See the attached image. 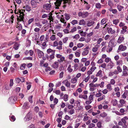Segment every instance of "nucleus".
Instances as JSON below:
<instances>
[{"mask_svg":"<svg viewBox=\"0 0 128 128\" xmlns=\"http://www.w3.org/2000/svg\"><path fill=\"white\" fill-rule=\"evenodd\" d=\"M128 75V74L127 72L125 71L124 70L122 72V75L123 76H127Z\"/></svg>","mask_w":128,"mask_h":128,"instance_id":"45","label":"nucleus"},{"mask_svg":"<svg viewBox=\"0 0 128 128\" xmlns=\"http://www.w3.org/2000/svg\"><path fill=\"white\" fill-rule=\"evenodd\" d=\"M26 31L24 29H23L21 31V33H22V36H24V34L26 33Z\"/></svg>","mask_w":128,"mask_h":128,"instance_id":"50","label":"nucleus"},{"mask_svg":"<svg viewBox=\"0 0 128 128\" xmlns=\"http://www.w3.org/2000/svg\"><path fill=\"white\" fill-rule=\"evenodd\" d=\"M108 5L110 7H112L113 5V3L110 0H109L108 2Z\"/></svg>","mask_w":128,"mask_h":128,"instance_id":"58","label":"nucleus"},{"mask_svg":"<svg viewBox=\"0 0 128 128\" xmlns=\"http://www.w3.org/2000/svg\"><path fill=\"white\" fill-rule=\"evenodd\" d=\"M39 37V35L38 34L35 33L34 36L32 37V38L33 40H36L38 39Z\"/></svg>","mask_w":128,"mask_h":128,"instance_id":"20","label":"nucleus"},{"mask_svg":"<svg viewBox=\"0 0 128 128\" xmlns=\"http://www.w3.org/2000/svg\"><path fill=\"white\" fill-rule=\"evenodd\" d=\"M120 102L122 105H123L125 103V101L123 99H121L120 100Z\"/></svg>","mask_w":128,"mask_h":128,"instance_id":"53","label":"nucleus"},{"mask_svg":"<svg viewBox=\"0 0 128 128\" xmlns=\"http://www.w3.org/2000/svg\"><path fill=\"white\" fill-rule=\"evenodd\" d=\"M70 15L69 14H65V18L67 20H68L70 19Z\"/></svg>","mask_w":128,"mask_h":128,"instance_id":"38","label":"nucleus"},{"mask_svg":"<svg viewBox=\"0 0 128 128\" xmlns=\"http://www.w3.org/2000/svg\"><path fill=\"white\" fill-rule=\"evenodd\" d=\"M106 23V19H105L104 18L101 20L100 23L101 24L103 25L105 24Z\"/></svg>","mask_w":128,"mask_h":128,"instance_id":"52","label":"nucleus"},{"mask_svg":"<svg viewBox=\"0 0 128 128\" xmlns=\"http://www.w3.org/2000/svg\"><path fill=\"white\" fill-rule=\"evenodd\" d=\"M94 23V22L93 20H90L88 21L87 25L88 26H90L93 25Z\"/></svg>","mask_w":128,"mask_h":128,"instance_id":"12","label":"nucleus"},{"mask_svg":"<svg viewBox=\"0 0 128 128\" xmlns=\"http://www.w3.org/2000/svg\"><path fill=\"white\" fill-rule=\"evenodd\" d=\"M98 47H95L93 48L92 49V51L93 52H96L98 50Z\"/></svg>","mask_w":128,"mask_h":128,"instance_id":"57","label":"nucleus"},{"mask_svg":"<svg viewBox=\"0 0 128 128\" xmlns=\"http://www.w3.org/2000/svg\"><path fill=\"white\" fill-rule=\"evenodd\" d=\"M107 66L108 67L109 66L108 68H111L114 66V64L110 61V62L107 65Z\"/></svg>","mask_w":128,"mask_h":128,"instance_id":"22","label":"nucleus"},{"mask_svg":"<svg viewBox=\"0 0 128 128\" xmlns=\"http://www.w3.org/2000/svg\"><path fill=\"white\" fill-rule=\"evenodd\" d=\"M122 60H118L117 62V65H120V64L122 65Z\"/></svg>","mask_w":128,"mask_h":128,"instance_id":"59","label":"nucleus"},{"mask_svg":"<svg viewBox=\"0 0 128 128\" xmlns=\"http://www.w3.org/2000/svg\"><path fill=\"white\" fill-rule=\"evenodd\" d=\"M119 22V20H114L113 21V23L115 25H117Z\"/></svg>","mask_w":128,"mask_h":128,"instance_id":"56","label":"nucleus"},{"mask_svg":"<svg viewBox=\"0 0 128 128\" xmlns=\"http://www.w3.org/2000/svg\"><path fill=\"white\" fill-rule=\"evenodd\" d=\"M78 22L77 20H73L72 22H71V23L73 25H74L75 24H78Z\"/></svg>","mask_w":128,"mask_h":128,"instance_id":"44","label":"nucleus"},{"mask_svg":"<svg viewBox=\"0 0 128 128\" xmlns=\"http://www.w3.org/2000/svg\"><path fill=\"white\" fill-rule=\"evenodd\" d=\"M18 25L17 26V28L19 30H21L22 28V26L20 24H18Z\"/></svg>","mask_w":128,"mask_h":128,"instance_id":"34","label":"nucleus"},{"mask_svg":"<svg viewBox=\"0 0 128 128\" xmlns=\"http://www.w3.org/2000/svg\"><path fill=\"white\" fill-rule=\"evenodd\" d=\"M95 125L93 123L90 124L88 126L89 128H92L94 127Z\"/></svg>","mask_w":128,"mask_h":128,"instance_id":"47","label":"nucleus"},{"mask_svg":"<svg viewBox=\"0 0 128 128\" xmlns=\"http://www.w3.org/2000/svg\"><path fill=\"white\" fill-rule=\"evenodd\" d=\"M23 8L25 9L26 11L28 12H30L31 10V8L30 6L27 4Z\"/></svg>","mask_w":128,"mask_h":128,"instance_id":"10","label":"nucleus"},{"mask_svg":"<svg viewBox=\"0 0 128 128\" xmlns=\"http://www.w3.org/2000/svg\"><path fill=\"white\" fill-rule=\"evenodd\" d=\"M114 39H112L109 42V43H110L112 44V46H116V44H114Z\"/></svg>","mask_w":128,"mask_h":128,"instance_id":"24","label":"nucleus"},{"mask_svg":"<svg viewBox=\"0 0 128 128\" xmlns=\"http://www.w3.org/2000/svg\"><path fill=\"white\" fill-rule=\"evenodd\" d=\"M64 100L65 101H66L68 100V95L66 94L64 95Z\"/></svg>","mask_w":128,"mask_h":128,"instance_id":"49","label":"nucleus"},{"mask_svg":"<svg viewBox=\"0 0 128 128\" xmlns=\"http://www.w3.org/2000/svg\"><path fill=\"white\" fill-rule=\"evenodd\" d=\"M24 12H20V16H19V18H18L17 19L18 21L19 22L22 21L24 24Z\"/></svg>","mask_w":128,"mask_h":128,"instance_id":"2","label":"nucleus"},{"mask_svg":"<svg viewBox=\"0 0 128 128\" xmlns=\"http://www.w3.org/2000/svg\"><path fill=\"white\" fill-rule=\"evenodd\" d=\"M117 68L118 71L119 72H121L122 71V70L119 66H117Z\"/></svg>","mask_w":128,"mask_h":128,"instance_id":"61","label":"nucleus"},{"mask_svg":"<svg viewBox=\"0 0 128 128\" xmlns=\"http://www.w3.org/2000/svg\"><path fill=\"white\" fill-rule=\"evenodd\" d=\"M74 109H72L70 110L68 112L71 114H73L74 112Z\"/></svg>","mask_w":128,"mask_h":128,"instance_id":"63","label":"nucleus"},{"mask_svg":"<svg viewBox=\"0 0 128 128\" xmlns=\"http://www.w3.org/2000/svg\"><path fill=\"white\" fill-rule=\"evenodd\" d=\"M97 126L98 128H100L101 127L102 123L100 122H98L97 124Z\"/></svg>","mask_w":128,"mask_h":128,"instance_id":"60","label":"nucleus"},{"mask_svg":"<svg viewBox=\"0 0 128 128\" xmlns=\"http://www.w3.org/2000/svg\"><path fill=\"white\" fill-rule=\"evenodd\" d=\"M61 0H56V9L58 8V7L60 6L61 4L62 1Z\"/></svg>","mask_w":128,"mask_h":128,"instance_id":"14","label":"nucleus"},{"mask_svg":"<svg viewBox=\"0 0 128 128\" xmlns=\"http://www.w3.org/2000/svg\"><path fill=\"white\" fill-rule=\"evenodd\" d=\"M32 118V115L30 113H29L26 114V115L24 118V120L25 121H28L31 120Z\"/></svg>","mask_w":128,"mask_h":128,"instance_id":"4","label":"nucleus"},{"mask_svg":"<svg viewBox=\"0 0 128 128\" xmlns=\"http://www.w3.org/2000/svg\"><path fill=\"white\" fill-rule=\"evenodd\" d=\"M56 98H55L54 100V104H51L50 105V107L52 108L53 109L54 107V105L56 104Z\"/></svg>","mask_w":128,"mask_h":128,"instance_id":"29","label":"nucleus"},{"mask_svg":"<svg viewBox=\"0 0 128 128\" xmlns=\"http://www.w3.org/2000/svg\"><path fill=\"white\" fill-rule=\"evenodd\" d=\"M31 4L32 8H35L37 6L36 2L34 0L31 1Z\"/></svg>","mask_w":128,"mask_h":128,"instance_id":"11","label":"nucleus"},{"mask_svg":"<svg viewBox=\"0 0 128 128\" xmlns=\"http://www.w3.org/2000/svg\"><path fill=\"white\" fill-rule=\"evenodd\" d=\"M117 8L118 10L120 12L121 11L122 9L124 8V7L123 6L119 5H117Z\"/></svg>","mask_w":128,"mask_h":128,"instance_id":"26","label":"nucleus"},{"mask_svg":"<svg viewBox=\"0 0 128 128\" xmlns=\"http://www.w3.org/2000/svg\"><path fill=\"white\" fill-rule=\"evenodd\" d=\"M14 16L13 15H12L11 16V17L10 18H9V20H10V23H11L12 24L14 22Z\"/></svg>","mask_w":128,"mask_h":128,"instance_id":"32","label":"nucleus"},{"mask_svg":"<svg viewBox=\"0 0 128 128\" xmlns=\"http://www.w3.org/2000/svg\"><path fill=\"white\" fill-rule=\"evenodd\" d=\"M109 10L110 12H112L113 14H116L117 12V10L116 9H112V8H109Z\"/></svg>","mask_w":128,"mask_h":128,"instance_id":"19","label":"nucleus"},{"mask_svg":"<svg viewBox=\"0 0 128 128\" xmlns=\"http://www.w3.org/2000/svg\"><path fill=\"white\" fill-rule=\"evenodd\" d=\"M63 16L61 15V13L60 12H56V17L59 19H60V20L62 18H62Z\"/></svg>","mask_w":128,"mask_h":128,"instance_id":"18","label":"nucleus"},{"mask_svg":"<svg viewBox=\"0 0 128 128\" xmlns=\"http://www.w3.org/2000/svg\"><path fill=\"white\" fill-rule=\"evenodd\" d=\"M96 8H100L101 7V5L99 3H96Z\"/></svg>","mask_w":128,"mask_h":128,"instance_id":"42","label":"nucleus"},{"mask_svg":"<svg viewBox=\"0 0 128 128\" xmlns=\"http://www.w3.org/2000/svg\"><path fill=\"white\" fill-rule=\"evenodd\" d=\"M56 38V36L55 35H52L50 37V39L54 41Z\"/></svg>","mask_w":128,"mask_h":128,"instance_id":"48","label":"nucleus"},{"mask_svg":"<svg viewBox=\"0 0 128 128\" xmlns=\"http://www.w3.org/2000/svg\"><path fill=\"white\" fill-rule=\"evenodd\" d=\"M46 40H44L45 42H43L42 44V45L44 46H45L46 45V42L48 41V38L47 37H46L45 38Z\"/></svg>","mask_w":128,"mask_h":128,"instance_id":"37","label":"nucleus"},{"mask_svg":"<svg viewBox=\"0 0 128 128\" xmlns=\"http://www.w3.org/2000/svg\"><path fill=\"white\" fill-rule=\"evenodd\" d=\"M83 17H86L88 16V13L87 12H83Z\"/></svg>","mask_w":128,"mask_h":128,"instance_id":"46","label":"nucleus"},{"mask_svg":"<svg viewBox=\"0 0 128 128\" xmlns=\"http://www.w3.org/2000/svg\"><path fill=\"white\" fill-rule=\"evenodd\" d=\"M20 46V44H18L17 42L13 46V48L15 50H17L19 46Z\"/></svg>","mask_w":128,"mask_h":128,"instance_id":"17","label":"nucleus"},{"mask_svg":"<svg viewBox=\"0 0 128 128\" xmlns=\"http://www.w3.org/2000/svg\"><path fill=\"white\" fill-rule=\"evenodd\" d=\"M55 50H53L50 48L48 49L47 51V52L48 54H50V53L53 54H54L55 53Z\"/></svg>","mask_w":128,"mask_h":128,"instance_id":"15","label":"nucleus"},{"mask_svg":"<svg viewBox=\"0 0 128 128\" xmlns=\"http://www.w3.org/2000/svg\"><path fill=\"white\" fill-rule=\"evenodd\" d=\"M10 120L11 121H14L16 120V118L14 116H12L10 117Z\"/></svg>","mask_w":128,"mask_h":128,"instance_id":"41","label":"nucleus"},{"mask_svg":"<svg viewBox=\"0 0 128 128\" xmlns=\"http://www.w3.org/2000/svg\"><path fill=\"white\" fill-rule=\"evenodd\" d=\"M124 38L122 35H120L117 41V42L118 43H120L122 42L124 40Z\"/></svg>","mask_w":128,"mask_h":128,"instance_id":"8","label":"nucleus"},{"mask_svg":"<svg viewBox=\"0 0 128 128\" xmlns=\"http://www.w3.org/2000/svg\"><path fill=\"white\" fill-rule=\"evenodd\" d=\"M100 115L101 117H104L106 116L107 114L106 112H104L102 113Z\"/></svg>","mask_w":128,"mask_h":128,"instance_id":"43","label":"nucleus"},{"mask_svg":"<svg viewBox=\"0 0 128 128\" xmlns=\"http://www.w3.org/2000/svg\"><path fill=\"white\" fill-rule=\"evenodd\" d=\"M28 102H25L24 104L23 108L24 109H27L29 107V106H28Z\"/></svg>","mask_w":128,"mask_h":128,"instance_id":"21","label":"nucleus"},{"mask_svg":"<svg viewBox=\"0 0 128 128\" xmlns=\"http://www.w3.org/2000/svg\"><path fill=\"white\" fill-rule=\"evenodd\" d=\"M64 60V57H62V58H60L59 59H58L57 61L58 62H63V61Z\"/></svg>","mask_w":128,"mask_h":128,"instance_id":"51","label":"nucleus"},{"mask_svg":"<svg viewBox=\"0 0 128 128\" xmlns=\"http://www.w3.org/2000/svg\"><path fill=\"white\" fill-rule=\"evenodd\" d=\"M51 5L50 4H46L43 6V8L45 9L48 10H50L51 8Z\"/></svg>","mask_w":128,"mask_h":128,"instance_id":"6","label":"nucleus"},{"mask_svg":"<svg viewBox=\"0 0 128 128\" xmlns=\"http://www.w3.org/2000/svg\"><path fill=\"white\" fill-rule=\"evenodd\" d=\"M26 44L27 46H30V45L31 41L29 40H27L26 41Z\"/></svg>","mask_w":128,"mask_h":128,"instance_id":"40","label":"nucleus"},{"mask_svg":"<svg viewBox=\"0 0 128 128\" xmlns=\"http://www.w3.org/2000/svg\"><path fill=\"white\" fill-rule=\"evenodd\" d=\"M65 20H64V18H62L60 19V21L62 23H64V26H66V22H65Z\"/></svg>","mask_w":128,"mask_h":128,"instance_id":"33","label":"nucleus"},{"mask_svg":"<svg viewBox=\"0 0 128 128\" xmlns=\"http://www.w3.org/2000/svg\"><path fill=\"white\" fill-rule=\"evenodd\" d=\"M52 12H50L49 14L47 15L46 14H44L42 16V18H45L46 17H48V19L50 21V22H51V21L53 22V18L52 16Z\"/></svg>","mask_w":128,"mask_h":128,"instance_id":"1","label":"nucleus"},{"mask_svg":"<svg viewBox=\"0 0 128 128\" xmlns=\"http://www.w3.org/2000/svg\"><path fill=\"white\" fill-rule=\"evenodd\" d=\"M49 87L50 88L48 90V93H50L53 90L52 87L54 86V85L53 84L50 83L48 85Z\"/></svg>","mask_w":128,"mask_h":128,"instance_id":"9","label":"nucleus"},{"mask_svg":"<svg viewBox=\"0 0 128 128\" xmlns=\"http://www.w3.org/2000/svg\"><path fill=\"white\" fill-rule=\"evenodd\" d=\"M26 64H23L21 65L20 68L21 70H24L25 68V67Z\"/></svg>","mask_w":128,"mask_h":128,"instance_id":"27","label":"nucleus"},{"mask_svg":"<svg viewBox=\"0 0 128 128\" xmlns=\"http://www.w3.org/2000/svg\"><path fill=\"white\" fill-rule=\"evenodd\" d=\"M128 119V117L126 116L122 119L121 121L124 124H126V120H127Z\"/></svg>","mask_w":128,"mask_h":128,"instance_id":"16","label":"nucleus"},{"mask_svg":"<svg viewBox=\"0 0 128 128\" xmlns=\"http://www.w3.org/2000/svg\"><path fill=\"white\" fill-rule=\"evenodd\" d=\"M127 27L126 26H124L122 27V30H121L120 34H124L126 31V29Z\"/></svg>","mask_w":128,"mask_h":128,"instance_id":"13","label":"nucleus"},{"mask_svg":"<svg viewBox=\"0 0 128 128\" xmlns=\"http://www.w3.org/2000/svg\"><path fill=\"white\" fill-rule=\"evenodd\" d=\"M17 98L16 96H13L10 97L8 100V101L11 103H14L16 100Z\"/></svg>","mask_w":128,"mask_h":128,"instance_id":"3","label":"nucleus"},{"mask_svg":"<svg viewBox=\"0 0 128 128\" xmlns=\"http://www.w3.org/2000/svg\"><path fill=\"white\" fill-rule=\"evenodd\" d=\"M102 71L101 70H99L98 72L96 74V76H100V77L102 76Z\"/></svg>","mask_w":128,"mask_h":128,"instance_id":"30","label":"nucleus"},{"mask_svg":"<svg viewBox=\"0 0 128 128\" xmlns=\"http://www.w3.org/2000/svg\"><path fill=\"white\" fill-rule=\"evenodd\" d=\"M84 45L82 43H78L77 44V46L78 48H80L83 46Z\"/></svg>","mask_w":128,"mask_h":128,"instance_id":"54","label":"nucleus"},{"mask_svg":"<svg viewBox=\"0 0 128 128\" xmlns=\"http://www.w3.org/2000/svg\"><path fill=\"white\" fill-rule=\"evenodd\" d=\"M13 80L12 79H11L10 81V86H12L13 84Z\"/></svg>","mask_w":128,"mask_h":128,"instance_id":"62","label":"nucleus"},{"mask_svg":"<svg viewBox=\"0 0 128 128\" xmlns=\"http://www.w3.org/2000/svg\"><path fill=\"white\" fill-rule=\"evenodd\" d=\"M54 54H52L50 56V60L54 59Z\"/></svg>","mask_w":128,"mask_h":128,"instance_id":"55","label":"nucleus"},{"mask_svg":"<svg viewBox=\"0 0 128 128\" xmlns=\"http://www.w3.org/2000/svg\"><path fill=\"white\" fill-rule=\"evenodd\" d=\"M114 106H116L118 104L117 101L116 100L114 99L113 100L112 102Z\"/></svg>","mask_w":128,"mask_h":128,"instance_id":"36","label":"nucleus"},{"mask_svg":"<svg viewBox=\"0 0 128 128\" xmlns=\"http://www.w3.org/2000/svg\"><path fill=\"white\" fill-rule=\"evenodd\" d=\"M79 24L80 25H85L86 24L85 22L83 19L80 20L79 22Z\"/></svg>","mask_w":128,"mask_h":128,"instance_id":"23","label":"nucleus"},{"mask_svg":"<svg viewBox=\"0 0 128 128\" xmlns=\"http://www.w3.org/2000/svg\"><path fill=\"white\" fill-rule=\"evenodd\" d=\"M64 82H66V83L65 84L66 86L68 87H70V84L69 82H68V81L67 80H66L63 81Z\"/></svg>","mask_w":128,"mask_h":128,"instance_id":"25","label":"nucleus"},{"mask_svg":"<svg viewBox=\"0 0 128 128\" xmlns=\"http://www.w3.org/2000/svg\"><path fill=\"white\" fill-rule=\"evenodd\" d=\"M77 80L75 78H74L72 79L71 82L72 83L74 84L76 82Z\"/></svg>","mask_w":128,"mask_h":128,"instance_id":"64","label":"nucleus"},{"mask_svg":"<svg viewBox=\"0 0 128 128\" xmlns=\"http://www.w3.org/2000/svg\"><path fill=\"white\" fill-rule=\"evenodd\" d=\"M126 46H124L122 44H121L119 46L117 51V52H118L120 51H124L126 50Z\"/></svg>","mask_w":128,"mask_h":128,"instance_id":"5","label":"nucleus"},{"mask_svg":"<svg viewBox=\"0 0 128 128\" xmlns=\"http://www.w3.org/2000/svg\"><path fill=\"white\" fill-rule=\"evenodd\" d=\"M80 35L83 36H85L86 34V32H83V31H82L80 33Z\"/></svg>","mask_w":128,"mask_h":128,"instance_id":"39","label":"nucleus"},{"mask_svg":"<svg viewBox=\"0 0 128 128\" xmlns=\"http://www.w3.org/2000/svg\"><path fill=\"white\" fill-rule=\"evenodd\" d=\"M34 20V18H32L28 20V25H29L31 23H32Z\"/></svg>","mask_w":128,"mask_h":128,"instance_id":"35","label":"nucleus"},{"mask_svg":"<svg viewBox=\"0 0 128 128\" xmlns=\"http://www.w3.org/2000/svg\"><path fill=\"white\" fill-rule=\"evenodd\" d=\"M89 52V51L88 50H86L83 52L82 53V55L84 56L88 54Z\"/></svg>","mask_w":128,"mask_h":128,"instance_id":"31","label":"nucleus"},{"mask_svg":"<svg viewBox=\"0 0 128 128\" xmlns=\"http://www.w3.org/2000/svg\"><path fill=\"white\" fill-rule=\"evenodd\" d=\"M128 91L126 90L124 94L122 95V97L124 98H126V96H127V94H128Z\"/></svg>","mask_w":128,"mask_h":128,"instance_id":"28","label":"nucleus"},{"mask_svg":"<svg viewBox=\"0 0 128 128\" xmlns=\"http://www.w3.org/2000/svg\"><path fill=\"white\" fill-rule=\"evenodd\" d=\"M37 50L38 57L40 58L42 57L44 55V53L38 49H37Z\"/></svg>","mask_w":128,"mask_h":128,"instance_id":"7","label":"nucleus"}]
</instances>
